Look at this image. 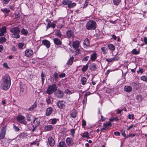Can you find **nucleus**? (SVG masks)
<instances>
[{"mask_svg": "<svg viewBox=\"0 0 147 147\" xmlns=\"http://www.w3.org/2000/svg\"><path fill=\"white\" fill-rule=\"evenodd\" d=\"M74 58L73 57H71L70 59L68 60L67 64L68 65H71L73 63V61L74 59Z\"/></svg>", "mask_w": 147, "mask_h": 147, "instance_id": "nucleus-27", "label": "nucleus"}, {"mask_svg": "<svg viewBox=\"0 0 147 147\" xmlns=\"http://www.w3.org/2000/svg\"><path fill=\"white\" fill-rule=\"evenodd\" d=\"M82 137L83 138H86L88 139L90 138V137L88 132L84 133L82 136Z\"/></svg>", "mask_w": 147, "mask_h": 147, "instance_id": "nucleus-31", "label": "nucleus"}, {"mask_svg": "<svg viewBox=\"0 0 147 147\" xmlns=\"http://www.w3.org/2000/svg\"><path fill=\"white\" fill-rule=\"evenodd\" d=\"M133 86L134 88L136 89H138L140 88L139 84L137 82H134V83Z\"/></svg>", "mask_w": 147, "mask_h": 147, "instance_id": "nucleus-32", "label": "nucleus"}, {"mask_svg": "<svg viewBox=\"0 0 147 147\" xmlns=\"http://www.w3.org/2000/svg\"><path fill=\"white\" fill-rule=\"evenodd\" d=\"M87 79L85 77H82L81 78V81L83 85H85L87 82Z\"/></svg>", "mask_w": 147, "mask_h": 147, "instance_id": "nucleus-28", "label": "nucleus"}, {"mask_svg": "<svg viewBox=\"0 0 147 147\" xmlns=\"http://www.w3.org/2000/svg\"><path fill=\"white\" fill-rule=\"evenodd\" d=\"M13 129L16 131H18L20 130L19 128L14 124H13Z\"/></svg>", "mask_w": 147, "mask_h": 147, "instance_id": "nucleus-51", "label": "nucleus"}, {"mask_svg": "<svg viewBox=\"0 0 147 147\" xmlns=\"http://www.w3.org/2000/svg\"><path fill=\"white\" fill-rule=\"evenodd\" d=\"M0 33V36H3L5 33L6 32V27L4 26L2 27L1 29Z\"/></svg>", "mask_w": 147, "mask_h": 147, "instance_id": "nucleus-19", "label": "nucleus"}, {"mask_svg": "<svg viewBox=\"0 0 147 147\" xmlns=\"http://www.w3.org/2000/svg\"><path fill=\"white\" fill-rule=\"evenodd\" d=\"M53 127L51 125H47L45 127L44 129L46 131H48L52 130Z\"/></svg>", "mask_w": 147, "mask_h": 147, "instance_id": "nucleus-25", "label": "nucleus"}, {"mask_svg": "<svg viewBox=\"0 0 147 147\" xmlns=\"http://www.w3.org/2000/svg\"><path fill=\"white\" fill-rule=\"evenodd\" d=\"M83 45L84 47L85 48H86L89 46L90 42L88 38H86L84 40L83 42Z\"/></svg>", "mask_w": 147, "mask_h": 147, "instance_id": "nucleus-17", "label": "nucleus"}, {"mask_svg": "<svg viewBox=\"0 0 147 147\" xmlns=\"http://www.w3.org/2000/svg\"><path fill=\"white\" fill-rule=\"evenodd\" d=\"M40 122L37 118L35 119L33 121V123L32 124L33 127H37L39 124Z\"/></svg>", "mask_w": 147, "mask_h": 147, "instance_id": "nucleus-16", "label": "nucleus"}, {"mask_svg": "<svg viewBox=\"0 0 147 147\" xmlns=\"http://www.w3.org/2000/svg\"><path fill=\"white\" fill-rule=\"evenodd\" d=\"M82 125L83 126H85L86 125V122L84 119L82 120Z\"/></svg>", "mask_w": 147, "mask_h": 147, "instance_id": "nucleus-56", "label": "nucleus"}, {"mask_svg": "<svg viewBox=\"0 0 147 147\" xmlns=\"http://www.w3.org/2000/svg\"><path fill=\"white\" fill-rule=\"evenodd\" d=\"M33 54V51L31 49H27L25 51V55L28 57H30Z\"/></svg>", "mask_w": 147, "mask_h": 147, "instance_id": "nucleus-12", "label": "nucleus"}, {"mask_svg": "<svg viewBox=\"0 0 147 147\" xmlns=\"http://www.w3.org/2000/svg\"><path fill=\"white\" fill-rule=\"evenodd\" d=\"M50 121L51 124H54L56 123L57 122V119L55 118L53 119H51Z\"/></svg>", "mask_w": 147, "mask_h": 147, "instance_id": "nucleus-44", "label": "nucleus"}, {"mask_svg": "<svg viewBox=\"0 0 147 147\" xmlns=\"http://www.w3.org/2000/svg\"><path fill=\"white\" fill-rule=\"evenodd\" d=\"M51 22H50L48 23L47 25V28H49L50 27H51Z\"/></svg>", "mask_w": 147, "mask_h": 147, "instance_id": "nucleus-63", "label": "nucleus"}, {"mask_svg": "<svg viewBox=\"0 0 147 147\" xmlns=\"http://www.w3.org/2000/svg\"><path fill=\"white\" fill-rule=\"evenodd\" d=\"M55 94L56 97L58 98H62L63 96V92L59 90H57Z\"/></svg>", "mask_w": 147, "mask_h": 147, "instance_id": "nucleus-10", "label": "nucleus"}, {"mask_svg": "<svg viewBox=\"0 0 147 147\" xmlns=\"http://www.w3.org/2000/svg\"><path fill=\"white\" fill-rule=\"evenodd\" d=\"M80 52V50L78 48L76 49L75 51V55H78L79 54Z\"/></svg>", "mask_w": 147, "mask_h": 147, "instance_id": "nucleus-52", "label": "nucleus"}, {"mask_svg": "<svg viewBox=\"0 0 147 147\" xmlns=\"http://www.w3.org/2000/svg\"><path fill=\"white\" fill-rule=\"evenodd\" d=\"M49 145L51 146H53L55 144V141L53 138L51 136H50L48 139Z\"/></svg>", "mask_w": 147, "mask_h": 147, "instance_id": "nucleus-13", "label": "nucleus"}, {"mask_svg": "<svg viewBox=\"0 0 147 147\" xmlns=\"http://www.w3.org/2000/svg\"><path fill=\"white\" fill-rule=\"evenodd\" d=\"M27 91V88L26 85L22 84L20 85V96H23L25 95Z\"/></svg>", "mask_w": 147, "mask_h": 147, "instance_id": "nucleus-6", "label": "nucleus"}, {"mask_svg": "<svg viewBox=\"0 0 147 147\" xmlns=\"http://www.w3.org/2000/svg\"><path fill=\"white\" fill-rule=\"evenodd\" d=\"M88 67L87 64H86V65L84 66L82 69V71L85 72L88 69Z\"/></svg>", "mask_w": 147, "mask_h": 147, "instance_id": "nucleus-40", "label": "nucleus"}, {"mask_svg": "<svg viewBox=\"0 0 147 147\" xmlns=\"http://www.w3.org/2000/svg\"><path fill=\"white\" fill-rule=\"evenodd\" d=\"M57 87L56 84H53L50 85L46 91V92L49 95H51L56 91L57 90Z\"/></svg>", "mask_w": 147, "mask_h": 147, "instance_id": "nucleus-4", "label": "nucleus"}, {"mask_svg": "<svg viewBox=\"0 0 147 147\" xmlns=\"http://www.w3.org/2000/svg\"><path fill=\"white\" fill-rule=\"evenodd\" d=\"M87 99V98L84 96V98L82 101V103L83 104H84L85 103V102H86Z\"/></svg>", "mask_w": 147, "mask_h": 147, "instance_id": "nucleus-59", "label": "nucleus"}, {"mask_svg": "<svg viewBox=\"0 0 147 147\" xmlns=\"http://www.w3.org/2000/svg\"><path fill=\"white\" fill-rule=\"evenodd\" d=\"M65 92L67 94H71L72 93H74V92H72L69 89H67L65 90Z\"/></svg>", "mask_w": 147, "mask_h": 147, "instance_id": "nucleus-53", "label": "nucleus"}, {"mask_svg": "<svg viewBox=\"0 0 147 147\" xmlns=\"http://www.w3.org/2000/svg\"><path fill=\"white\" fill-rule=\"evenodd\" d=\"M76 4L75 3H72V1H71V2L69 3V4L67 5V7L69 8H72L76 5Z\"/></svg>", "mask_w": 147, "mask_h": 147, "instance_id": "nucleus-26", "label": "nucleus"}, {"mask_svg": "<svg viewBox=\"0 0 147 147\" xmlns=\"http://www.w3.org/2000/svg\"><path fill=\"white\" fill-rule=\"evenodd\" d=\"M66 144L64 142H60L59 144L58 147H65Z\"/></svg>", "mask_w": 147, "mask_h": 147, "instance_id": "nucleus-34", "label": "nucleus"}, {"mask_svg": "<svg viewBox=\"0 0 147 147\" xmlns=\"http://www.w3.org/2000/svg\"><path fill=\"white\" fill-rule=\"evenodd\" d=\"M66 34L67 37L69 38L73 36L74 33L72 31L69 30L67 31Z\"/></svg>", "mask_w": 147, "mask_h": 147, "instance_id": "nucleus-22", "label": "nucleus"}, {"mask_svg": "<svg viewBox=\"0 0 147 147\" xmlns=\"http://www.w3.org/2000/svg\"><path fill=\"white\" fill-rule=\"evenodd\" d=\"M128 118L129 119H134V115L133 114H131V115L129 113Z\"/></svg>", "mask_w": 147, "mask_h": 147, "instance_id": "nucleus-55", "label": "nucleus"}, {"mask_svg": "<svg viewBox=\"0 0 147 147\" xmlns=\"http://www.w3.org/2000/svg\"><path fill=\"white\" fill-rule=\"evenodd\" d=\"M140 79L144 81H147V76H143L140 77Z\"/></svg>", "mask_w": 147, "mask_h": 147, "instance_id": "nucleus-39", "label": "nucleus"}, {"mask_svg": "<svg viewBox=\"0 0 147 147\" xmlns=\"http://www.w3.org/2000/svg\"><path fill=\"white\" fill-rule=\"evenodd\" d=\"M24 44L23 43H20L18 45L19 48L20 49H22L23 47L24 46Z\"/></svg>", "mask_w": 147, "mask_h": 147, "instance_id": "nucleus-50", "label": "nucleus"}, {"mask_svg": "<svg viewBox=\"0 0 147 147\" xmlns=\"http://www.w3.org/2000/svg\"><path fill=\"white\" fill-rule=\"evenodd\" d=\"M26 135L25 133H22L19 135V137L22 138H26Z\"/></svg>", "mask_w": 147, "mask_h": 147, "instance_id": "nucleus-41", "label": "nucleus"}, {"mask_svg": "<svg viewBox=\"0 0 147 147\" xmlns=\"http://www.w3.org/2000/svg\"><path fill=\"white\" fill-rule=\"evenodd\" d=\"M116 60H117V59H116V57H115L107 59L106 60V61L108 62H112L115 61Z\"/></svg>", "mask_w": 147, "mask_h": 147, "instance_id": "nucleus-29", "label": "nucleus"}, {"mask_svg": "<svg viewBox=\"0 0 147 147\" xmlns=\"http://www.w3.org/2000/svg\"><path fill=\"white\" fill-rule=\"evenodd\" d=\"M96 23L93 20L88 21L86 25V28L88 30H94L96 28Z\"/></svg>", "mask_w": 147, "mask_h": 147, "instance_id": "nucleus-3", "label": "nucleus"}, {"mask_svg": "<svg viewBox=\"0 0 147 147\" xmlns=\"http://www.w3.org/2000/svg\"><path fill=\"white\" fill-rule=\"evenodd\" d=\"M22 34L24 35H26L28 33V31L27 30L23 28L22 29L21 31Z\"/></svg>", "mask_w": 147, "mask_h": 147, "instance_id": "nucleus-37", "label": "nucleus"}, {"mask_svg": "<svg viewBox=\"0 0 147 147\" xmlns=\"http://www.w3.org/2000/svg\"><path fill=\"white\" fill-rule=\"evenodd\" d=\"M89 58V56H86L84 57L82 61H87L88 58Z\"/></svg>", "mask_w": 147, "mask_h": 147, "instance_id": "nucleus-57", "label": "nucleus"}, {"mask_svg": "<svg viewBox=\"0 0 147 147\" xmlns=\"http://www.w3.org/2000/svg\"><path fill=\"white\" fill-rule=\"evenodd\" d=\"M101 50L103 52V54H106L107 53L108 50L105 47H103L101 48Z\"/></svg>", "mask_w": 147, "mask_h": 147, "instance_id": "nucleus-35", "label": "nucleus"}, {"mask_svg": "<svg viewBox=\"0 0 147 147\" xmlns=\"http://www.w3.org/2000/svg\"><path fill=\"white\" fill-rule=\"evenodd\" d=\"M97 54L96 53H92L90 56V59L92 61H94L97 58Z\"/></svg>", "mask_w": 147, "mask_h": 147, "instance_id": "nucleus-24", "label": "nucleus"}, {"mask_svg": "<svg viewBox=\"0 0 147 147\" xmlns=\"http://www.w3.org/2000/svg\"><path fill=\"white\" fill-rule=\"evenodd\" d=\"M71 139L69 138H67L66 140V142L67 145H69L71 143Z\"/></svg>", "mask_w": 147, "mask_h": 147, "instance_id": "nucleus-45", "label": "nucleus"}, {"mask_svg": "<svg viewBox=\"0 0 147 147\" xmlns=\"http://www.w3.org/2000/svg\"><path fill=\"white\" fill-rule=\"evenodd\" d=\"M51 97L49 96L46 99V101L48 105L50 104L51 103Z\"/></svg>", "mask_w": 147, "mask_h": 147, "instance_id": "nucleus-30", "label": "nucleus"}, {"mask_svg": "<svg viewBox=\"0 0 147 147\" xmlns=\"http://www.w3.org/2000/svg\"><path fill=\"white\" fill-rule=\"evenodd\" d=\"M71 2V0H63L62 2V3L64 5H67Z\"/></svg>", "mask_w": 147, "mask_h": 147, "instance_id": "nucleus-36", "label": "nucleus"}, {"mask_svg": "<svg viewBox=\"0 0 147 147\" xmlns=\"http://www.w3.org/2000/svg\"><path fill=\"white\" fill-rule=\"evenodd\" d=\"M25 117L21 114H20L17 117V121L20 123L26 125L27 123L25 120Z\"/></svg>", "mask_w": 147, "mask_h": 147, "instance_id": "nucleus-5", "label": "nucleus"}, {"mask_svg": "<svg viewBox=\"0 0 147 147\" xmlns=\"http://www.w3.org/2000/svg\"><path fill=\"white\" fill-rule=\"evenodd\" d=\"M80 46V42L78 40L74 41L72 44V46L75 49L78 48Z\"/></svg>", "mask_w": 147, "mask_h": 147, "instance_id": "nucleus-11", "label": "nucleus"}, {"mask_svg": "<svg viewBox=\"0 0 147 147\" xmlns=\"http://www.w3.org/2000/svg\"><path fill=\"white\" fill-rule=\"evenodd\" d=\"M103 127L101 129L100 133H101L102 130L107 129L111 127V124L110 122V121H109L106 123H103Z\"/></svg>", "mask_w": 147, "mask_h": 147, "instance_id": "nucleus-9", "label": "nucleus"}, {"mask_svg": "<svg viewBox=\"0 0 147 147\" xmlns=\"http://www.w3.org/2000/svg\"><path fill=\"white\" fill-rule=\"evenodd\" d=\"M132 88L130 86H125L124 87V90L125 92H130L132 91Z\"/></svg>", "mask_w": 147, "mask_h": 147, "instance_id": "nucleus-20", "label": "nucleus"}, {"mask_svg": "<svg viewBox=\"0 0 147 147\" xmlns=\"http://www.w3.org/2000/svg\"><path fill=\"white\" fill-rule=\"evenodd\" d=\"M71 117L73 118H75L76 117V112L75 111H73L71 114Z\"/></svg>", "mask_w": 147, "mask_h": 147, "instance_id": "nucleus-48", "label": "nucleus"}, {"mask_svg": "<svg viewBox=\"0 0 147 147\" xmlns=\"http://www.w3.org/2000/svg\"><path fill=\"white\" fill-rule=\"evenodd\" d=\"M53 41L55 44L57 45H60L62 44L61 41L57 38H54Z\"/></svg>", "mask_w": 147, "mask_h": 147, "instance_id": "nucleus-18", "label": "nucleus"}, {"mask_svg": "<svg viewBox=\"0 0 147 147\" xmlns=\"http://www.w3.org/2000/svg\"><path fill=\"white\" fill-rule=\"evenodd\" d=\"M26 117H27V119L28 121H31L30 117V115H27Z\"/></svg>", "mask_w": 147, "mask_h": 147, "instance_id": "nucleus-60", "label": "nucleus"}, {"mask_svg": "<svg viewBox=\"0 0 147 147\" xmlns=\"http://www.w3.org/2000/svg\"><path fill=\"white\" fill-rule=\"evenodd\" d=\"M65 73H62L59 75V77L60 78H63L65 77Z\"/></svg>", "mask_w": 147, "mask_h": 147, "instance_id": "nucleus-61", "label": "nucleus"}, {"mask_svg": "<svg viewBox=\"0 0 147 147\" xmlns=\"http://www.w3.org/2000/svg\"><path fill=\"white\" fill-rule=\"evenodd\" d=\"M132 53L133 54L137 55L139 53L140 51H137L136 49H134L132 50Z\"/></svg>", "mask_w": 147, "mask_h": 147, "instance_id": "nucleus-43", "label": "nucleus"}, {"mask_svg": "<svg viewBox=\"0 0 147 147\" xmlns=\"http://www.w3.org/2000/svg\"><path fill=\"white\" fill-rule=\"evenodd\" d=\"M114 134L116 136H120V133L118 131H116V132H115L114 133Z\"/></svg>", "mask_w": 147, "mask_h": 147, "instance_id": "nucleus-62", "label": "nucleus"}, {"mask_svg": "<svg viewBox=\"0 0 147 147\" xmlns=\"http://www.w3.org/2000/svg\"><path fill=\"white\" fill-rule=\"evenodd\" d=\"M57 24V27L60 28H63L64 25V20L62 18L59 19L57 21L55 22Z\"/></svg>", "mask_w": 147, "mask_h": 147, "instance_id": "nucleus-7", "label": "nucleus"}, {"mask_svg": "<svg viewBox=\"0 0 147 147\" xmlns=\"http://www.w3.org/2000/svg\"><path fill=\"white\" fill-rule=\"evenodd\" d=\"M6 40V38L4 37L0 38V43H2L5 42Z\"/></svg>", "mask_w": 147, "mask_h": 147, "instance_id": "nucleus-46", "label": "nucleus"}, {"mask_svg": "<svg viewBox=\"0 0 147 147\" xmlns=\"http://www.w3.org/2000/svg\"><path fill=\"white\" fill-rule=\"evenodd\" d=\"M42 44L46 46L47 48H49L51 45V43L49 41L47 40H45L42 41Z\"/></svg>", "mask_w": 147, "mask_h": 147, "instance_id": "nucleus-15", "label": "nucleus"}, {"mask_svg": "<svg viewBox=\"0 0 147 147\" xmlns=\"http://www.w3.org/2000/svg\"><path fill=\"white\" fill-rule=\"evenodd\" d=\"M97 67L95 64L92 63L89 66V69L92 71H95Z\"/></svg>", "mask_w": 147, "mask_h": 147, "instance_id": "nucleus-23", "label": "nucleus"}, {"mask_svg": "<svg viewBox=\"0 0 147 147\" xmlns=\"http://www.w3.org/2000/svg\"><path fill=\"white\" fill-rule=\"evenodd\" d=\"M6 128L5 126L3 127L0 133V140L4 139L6 132Z\"/></svg>", "mask_w": 147, "mask_h": 147, "instance_id": "nucleus-8", "label": "nucleus"}, {"mask_svg": "<svg viewBox=\"0 0 147 147\" xmlns=\"http://www.w3.org/2000/svg\"><path fill=\"white\" fill-rule=\"evenodd\" d=\"M121 0H113L114 4L116 5H118L120 3Z\"/></svg>", "mask_w": 147, "mask_h": 147, "instance_id": "nucleus-38", "label": "nucleus"}, {"mask_svg": "<svg viewBox=\"0 0 147 147\" xmlns=\"http://www.w3.org/2000/svg\"><path fill=\"white\" fill-rule=\"evenodd\" d=\"M108 47L109 49L112 51L115 50V47L113 44H110L108 45Z\"/></svg>", "mask_w": 147, "mask_h": 147, "instance_id": "nucleus-33", "label": "nucleus"}, {"mask_svg": "<svg viewBox=\"0 0 147 147\" xmlns=\"http://www.w3.org/2000/svg\"><path fill=\"white\" fill-rule=\"evenodd\" d=\"M57 105L59 108L63 109L65 106L64 102L63 100L59 101L57 103Z\"/></svg>", "mask_w": 147, "mask_h": 147, "instance_id": "nucleus-14", "label": "nucleus"}, {"mask_svg": "<svg viewBox=\"0 0 147 147\" xmlns=\"http://www.w3.org/2000/svg\"><path fill=\"white\" fill-rule=\"evenodd\" d=\"M53 109L51 107L47 108L46 111V115L47 116H49L52 112Z\"/></svg>", "mask_w": 147, "mask_h": 147, "instance_id": "nucleus-21", "label": "nucleus"}, {"mask_svg": "<svg viewBox=\"0 0 147 147\" xmlns=\"http://www.w3.org/2000/svg\"><path fill=\"white\" fill-rule=\"evenodd\" d=\"M36 107V104L34 103V105L30 108L28 109V110L30 111H32L34 108H35Z\"/></svg>", "mask_w": 147, "mask_h": 147, "instance_id": "nucleus-42", "label": "nucleus"}, {"mask_svg": "<svg viewBox=\"0 0 147 147\" xmlns=\"http://www.w3.org/2000/svg\"><path fill=\"white\" fill-rule=\"evenodd\" d=\"M55 34L57 36H58L59 37H60L62 35L61 32L59 30H57L55 32Z\"/></svg>", "mask_w": 147, "mask_h": 147, "instance_id": "nucleus-49", "label": "nucleus"}, {"mask_svg": "<svg viewBox=\"0 0 147 147\" xmlns=\"http://www.w3.org/2000/svg\"><path fill=\"white\" fill-rule=\"evenodd\" d=\"M89 0H86L85 4L84 5V7H86L88 5Z\"/></svg>", "mask_w": 147, "mask_h": 147, "instance_id": "nucleus-58", "label": "nucleus"}, {"mask_svg": "<svg viewBox=\"0 0 147 147\" xmlns=\"http://www.w3.org/2000/svg\"><path fill=\"white\" fill-rule=\"evenodd\" d=\"M20 32V28L18 27L13 28L10 30V32L11 33V36L14 38L18 39L20 37L19 34Z\"/></svg>", "mask_w": 147, "mask_h": 147, "instance_id": "nucleus-2", "label": "nucleus"}, {"mask_svg": "<svg viewBox=\"0 0 147 147\" xmlns=\"http://www.w3.org/2000/svg\"><path fill=\"white\" fill-rule=\"evenodd\" d=\"M53 77H54L55 80V81H56L58 78V74L55 72L53 74Z\"/></svg>", "mask_w": 147, "mask_h": 147, "instance_id": "nucleus-54", "label": "nucleus"}, {"mask_svg": "<svg viewBox=\"0 0 147 147\" xmlns=\"http://www.w3.org/2000/svg\"><path fill=\"white\" fill-rule=\"evenodd\" d=\"M1 83L3 89L5 90H8L11 84V79L9 75L6 74L2 76Z\"/></svg>", "mask_w": 147, "mask_h": 147, "instance_id": "nucleus-1", "label": "nucleus"}, {"mask_svg": "<svg viewBox=\"0 0 147 147\" xmlns=\"http://www.w3.org/2000/svg\"><path fill=\"white\" fill-rule=\"evenodd\" d=\"M4 12L8 13L10 12V10L7 9H4Z\"/></svg>", "mask_w": 147, "mask_h": 147, "instance_id": "nucleus-64", "label": "nucleus"}, {"mask_svg": "<svg viewBox=\"0 0 147 147\" xmlns=\"http://www.w3.org/2000/svg\"><path fill=\"white\" fill-rule=\"evenodd\" d=\"M75 131V129H72L70 130V133L73 138L74 137Z\"/></svg>", "mask_w": 147, "mask_h": 147, "instance_id": "nucleus-47", "label": "nucleus"}]
</instances>
